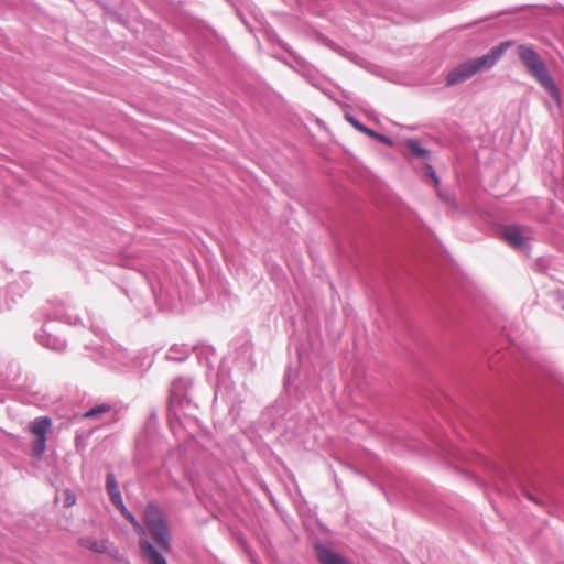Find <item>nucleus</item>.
<instances>
[{
    "label": "nucleus",
    "mask_w": 564,
    "mask_h": 564,
    "mask_svg": "<svg viewBox=\"0 0 564 564\" xmlns=\"http://www.w3.org/2000/svg\"><path fill=\"white\" fill-rule=\"evenodd\" d=\"M143 521L148 534L153 542H151L148 536H141L139 539V549L142 560L145 564H169L164 557V553L171 551V534L162 511L158 507L149 505L144 510Z\"/></svg>",
    "instance_id": "1"
},
{
    "label": "nucleus",
    "mask_w": 564,
    "mask_h": 564,
    "mask_svg": "<svg viewBox=\"0 0 564 564\" xmlns=\"http://www.w3.org/2000/svg\"><path fill=\"white\" fill-rule=\"evenodd\" d=\"M517 54L528 74L549 94L555 108L561 111L562 97L560 88L555 84L542 57L531 46L524 44L517 47Z\"/></svg>",
    "instance_id": "2"
},
{
    "label": "nucleus",
    "mask_w": 564,
    "mask_h": 564,
    "mask_svg": "<svg viewBox=\"0 0 564 564\" xmlns=\"http://www.w3.org/2000/svg\"><path fill=\"white\" fill-rule=\"evenodd\" d=\"M517 54L528 74L549 94L555 108L561 111L562 97L560 88L555 84L542 57L531 46L524 44L517 47Z\"/></svg>",
    "instance_id": "3"
},
{
    "label": "nucleus",
    "mask_w": 564,
    "mask_h": 564,
    "mask_svg": "<svg viewBox=\"0 0 564 564\" xmlns=\"http://www.w3.org/2000/svg\"><path fill=\"white\" fill-rule=\"evenodd\" d=\"M78 545L98 554H107L109 557L117 562H122L124 558L118 549L108 539L96 538L93 535H85L78 539Z\"/></svg>",
    "instance_id": "4"
},
{
    "label": "nucleus",
    "mask_w": 564,
    "mask_h": 564,
    "mask_svg": "<svg viewBox=\"0 0 564 564\" xmlns=\"http://www.w3.org/2000/svg\"><path fill=\"white\" fill-rule=\"evenodd\" d=\"M501 236L511 247L522 250L531 239V231L527 227L511 225L502 228Z\"/></svg>",
    "instance_id": "5"
},
{
    "label": "nucleus",
    "mask_w": 564,
    "mask_h": 564,
    "mask_svg": "<svg viewBox=\"0 0 564 564\" xmlns=\"http://www.w3.org/2000/svg\"><path fill=\"white\" fill-rule=\"evenodd\" d=\"M511 46L510 41L502 42L498 46L491 48V51L477 58H473L474 66L476 68V73L487 70L494 67L497 62L501 58L503 53Z\"/></svg>",
    "instance_id": "6"
},
{
    "label": "nucleus",
    "mask_w": 564,
    "mask_h": 564,
    "mask_svg": "<svg viewBox=\"0 0 564 564\" xmlns=\"http://www.w3.org/2000/svg\"><path fill=\"white\" fill-rule=\"evenodd\" d=\"M476 68L471 59L466 61L453 68L446 76L447 86H454L476 75Z\"/></svg>",
    "instance_id": "7"
},
{
    "label": "nucleus",
    "mask_w": 564,
    "mask_h": 564,
    "mask_svg": "<svg viewBox=\"0 0 564 564\" xmlns=\"http://www.w3.org/2000/svg\"><path fill=\"white\" fill-rule=\"evenodd\" d=\"M315 552L321 564H350L343 555L328 546L317 544Z\"/></svg>",
    "instance_id": "8"
},
{
    "label": "nucleus",
    "mask_w": 564,
    "mask_h": 564,
    "mask_svg": "<svg viewBox=\"0 0 564 564\" xmlns=\"http://www.w3.org/2000/svg\"><path fill=\"white\" fill-rule=\"evenodd\" d=\"M107 492L110 497L111 502L118 508V509H124V503L122 501V497L118 487V484L115 479V476L112 474H109L107 476Z\"/></svg>",
    "instance_id": "9"
},
{
    "label": "nucleus",
    "mask_w": 564,
    "mask_h": 564,
    "mask_svg": "<svg viewBox=\"0 0 564 564\" xmlns=\"http://www.w3.org/2000/svg\"><path fill=\"white\" fill-rule=\"evenodd\" d=\"M52 420L47 416L39 417L31 424V432L39 438H46V434L51 429Z\"/></svg>",
    "instance_id": "10"
},
{
    "label": "nucleus",
    "mask_w": 564,
    "mask_h": 564,
    "mask_svg": "<svg viewBox=\"0 0 564 564\" xmlns=\"http://www.w3.org/2000/svg\"><path fill=\"white\" fill-rule=\"evenodd\" d=\"M350 122L352 123V126H354L357 130H359V131H361V132H364V133L368 134L369 137H372V138H375V139L379 140V141H380V142H382V143H386V144H388V145H391V144H392V142H391V140H390V139H388L387 137H384V135H382V134H379V133H377V132L372 131L371 129H368L367 127L362 126V124H361V123H359L358 121H356V120L351 119V120H350Z\"/></svg>",
    "instance_id": "11"
},
{
    "label": "nucleus",
    "mask_w": 564,
    "mask_h": 564,
    "mask_svg": "<svg viewBox=\"0 0 564 564\" xmlns=\"http://www.w3.org/2000/svg\"><path fill=\"white\" fill-rule=\"evenodd\" d=\"M122 516L133 525L134 530L140 534L141 536H148L147 535V527L142 525L140 522L137 521V519L128 511V509L124 507V509H119Z\"/></svg>",
    "instance_id": "12"
},
{
    "label": "nucleus",
    "mask_w": 564,
    "mask_h": 564,
    "mask_svg": "<svg viewBox=\"0 0 564 564\" xmlns=\"http://www.w3.org/2000/svg\"><path fill=\"white\" fill-rule=\"evenodd\" d=\"M110 405L109 404H100V405H97L95 408H91L89 411L85 412L83 414V417L84 419H94V417H97L101 414H105L107 412L110 411Z\"/></svg>",
    "instance_id": "13"
},
{
    "label": "nucleus",
    "mask_w": 564,
    "mask_h": 564,
    "mask_svg": "<svg viewBox=\"0 0 564 564\" xmlns=\"http://www.w3.org/2000/svg\"><path fill=\"white\" fill-rule=\"evenodd\" d=\"M406 147L411 151V153H413L416 156L426 158L429 154V151L421 148L420 144L414 140H408Z\"/></svg>",
    "instance_id": "14"
},
{
    "label": "nucleus",
    "mask_w": 564,
    "mask_h": 564,
    "mask_svg": "<svg viewBox=\"0 0 564 564\" xmlns=\"http://www.w3.org/2000/svg\"><path fill=\"white\" fill-rule=\"evenodd\" d=\"M46 449V438H39L33 443L32 452L35 457H41Z\"/></svg>",
    "instance_id": "15"
},
{
    "label": "nucleus",
    "mask_w": 564,
    "mask_h": 564,
    "mask_svg": "<svg viewBox=\"0 0 564 564\" xmlns=\"http://www.w3.org/2000/svg\"><path fill=\"white\" fill-rule=\"evenodd\" d=\"M64 495H65V500H64L65 507L74 506L76 502V497L68 490L65 491Z\"/></svg>",
    "instance_id": "16"
},
{
    "label": "nucleus",
    "mask_w": 564,
    "mask_h": 564,
    "mask_svg": "<svg viewBox=\"0 0 564 564\" xmlns=\"http://www.w3.org/2000/svg\"><path fill=\"white\" fill-rule=\"evenodd\" d=\"M426 167H427L429 173H430L431 177L433 178L434 183H437V182H438V180H437V177H436L435 172L433 171V169H432L430 165H427Z\"/></svg>",
    "instance_id": "17"
}]
</instances>
